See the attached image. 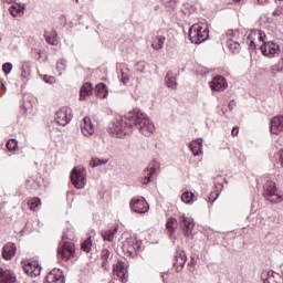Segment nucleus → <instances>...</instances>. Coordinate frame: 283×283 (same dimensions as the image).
Segmentation results:
<instances>
[{
  "mask_svg": "<svg viewBox=\"0 0 283 283\" xmlns=\"http://www.w3.org/2000/svg\"><path fill=\"white\" fill-rule=\"evenodd\" d=\"M109 163V159H99V158H93L90 161L91 167H98V165H107Z\"/></svg>",
  "mask_w": 283,
  "mask_h": 283,
  "instance_id": "35",
  "label": "nucleus"
},
{
  "mask_svg": "<svg viewBox=\"0 0 283 283\" xmlns=\"http://www.w3.org/2000/svg\"><path fill=\"white\" fill-rule=\"evenodd\" d=\"M108 129L116 138H123V136H126L129 132H134V129L139 130V134H143V136H151L156 127L148 119L147 115L138 109H134L125 116L118 115L115 117Z\"/></svg>",
  "mask_w": 283,
  "mask_h": 283,
  "instance_id": "1",
  "label": "nucleus"
},
{
  "mask_svg": "<svg viewBox=\"0 0 283 283\" xmlns=\"http://www.w3.org/2000/svg\"><path fill=\"white\" fill-rule=\"evenodd\" d=\"M71 182L74 185L75 189H84L85 182V168H74L71 172Z\"/></svg>",
  "mask_w": 283,
  "mask_h": 283,
  "instance_id": "7",
  "label": "nucleus"
},
{
  "mask_svg": "<svg viewBox=\"0 0 283 283\" xmlns=\"http://www.w3.org/2000/svg\"><path fill=\"white\" fill-rule=\"evenodd\" d=\"M234 105H235V102H233V101L228 105L230 112H232Z\"/></svg>",
  "mask_w": 283,
  "mask_h": 283,
  "instance_id": "49",
  "label": "nucleus"
},
{
  "mask_svg": "<svg viewBox=\"0 0 283 283\" xmlns=\"http://www.w3.org/2000/svg\"><path fill=\"white\" fill-rule=\"evenodd\" d=\"M139 182H142V185H149L151 182V179H149L146 176L142 175V177L139 178Z\"/></svg>",
  "mask_w": 283,
  "mask_h": 283,
  "instance_id": "44",
  "label": "nucleus"
},
{
  "mask_svg": "<svg viewBox=\"0 0 283 283\" xmlns=\"http://www.w3.org/2000/svg\"><path fill=\"white\" fill-rule=\"evenodd\" d=\"M234 1L240 2V1H242V0H234Z\"/></svg>",
  "mask_w": 283,
  "mask_h": 283,
  "instance_id": "55",
  "label": "nucleus"
},
{
  "mask_svg": "<svg viewBox=\"0 0 283 283\" xmlns=\"http://www.w3.org/2000/svg\"><path fill=\"white\" fill-rule=\"evenodd\" d=\"M154 174H156V167L154 166H151L150 168H146L143 171V176H146L148 180H151V176H154Z\"/></svg>",
  "mask_w": 283,
  "mask_h": 283,
  "instance_id": "39",
  "label": "nucleus"
},
{
  "mask_svg": "<svg viewBox=\"0 0 283 283\" xmlns=\"http://www.w3.org/2000/svg\"><path fill=\"white\" fill-rule=\"evenodd\" d=\"M185 264H187V253H185V250H177L174 262L177 273L185 269Z\"/></svg>",
  "mask_w": 283,
  "mask_h": 283,
  "instance_id": "12",
  "label": "nucleus"
},
{
  "mask_svg": "<svg viewBox=\"0 0 283 283\" xmlns=\"http://www.w3.org/2000/svg\"><path fill=\"white\" fill-rule=\"evenodd\" d=\"M211 90L222 92L227 87V80L223 76H216L210 83Z\"/></svg>",
  "mask_w": 283,
  "mask_h": 283,
  "instance_id": "16",
  "label": "nucleus"
},
{
  "mask_svg": "<svg viewBox=\"0 0 283 283\" xmlns=\"http://www.w3.org/2000/svg\"><path fill=\"white\" fill-rule=\"evenodd\" d=\"M23 10H25V7H21V4H12L9 8L10 14L13 15L14 18L21 17V14H23Z\"/></svg>",
  "mask_w": 283,
  "mask_h": 283,
  "instance_id": "25",
  "label": "nucleus"
},
{
  "mask_svg": "<svg viewBox=\"0 0 283 283\" xmlns=\"http://www.w3.org/2000/svg\"><path fill=\"white\" fill-rule=\"evenodd\" d=\"M17 253V245L14 243H7L2 249V258L3 260H10L14 258Z\"/></svg>",
  "mask_w": 283,
  "mask_h": 283,
  "instance_id": "19",
  "label": "nucleus"
},
{
  "mask_svg": "<svg viewBox=\"0 0 283 283\" xmlns=\"http://www.w3.org/2000/svg\"><path fill=\"white\" fill-rule=\"evenodd\" d=\"M166 38L164 35H158L155 38L154 42L151 43V48L154 50H163L165 45Z\"/></svg>",
  "mask_w": 283,
  "mask_h": 283,
  "instance_id": "27",
  "label": "nucleus"
},
{
  "mask_svg": "<svg viewBox=\"0 0 283 283\" xmlns=\"http://www.w3.org/2000/svg\"><path fill=\"white\" fill-rule=\"evenodd\" d=\"M17 147H19V142H17V139L11 138L7 142V149H9V151L17 150Z\"/></svg>",
  "mask_w": 283,
  "mask_h": 283,
  "instance_id": "36",
  "label": "nucleus"
},
{
  "mask_svg": "<svg viewBox=\"0 0 283 283\" xmlns=\"http://www.w3.org/2000/svg\"><path fill=\"white\" fill-rule=\"evenodd\" d=\"M165 83L167 87H170L171 90H176L177 83H176V76H174V73H167L165 77Z\"/></svg>",
  "mask_w": 283,
  "mask_h": 283,
  "instance_id": "29",
  "label": "nucleus"
},
{
  "mask_svg": "<svg viewBox=\"0 0 283 283\" xmlns=\"http://www.w3.org/2000/svg\"><path fill=\"white\" fill-rule=\"evenodd\" d=\"M44 283H65L63 272L59 269H53L45 279Z\"/></svg>",
  "mask_w": 283,
  "mask_h": 283,
  "instance_id": "13",
  "label": "nucleus"
},
{
  "mask_svg": "<svg viewBox=\"0 0 283 283\" xmlns=\"http://www.w3.org/2000/svg\"><path fill=\"white\" fill-rule=\"evenodd\" d=\"M76 3H78V0H75Z\"/></svg>",
  "mask_w": 283,
  "mask_h": 283,
  "instance_id": "58",
  "label": "nucleus"
},
{
  "mask_svg": "<svg viewBox=\"0 0 283 283\" xmlns=\"http://www.w3.org/2000/svg\"><path fill=\"white\" fill-rule=\"evenodd\" d=\"M28 205H29V209H31V211H36V207H39L41 205V199L33 198V199L29 200Z\"/></svg>",
  "mask_w": 283,
  "mask_h": 283,
  "instance_id": "37",
  "label": "nucleus"
},
{
  "mask_svg": "<svg viewBox=\"0 0 283 283\" xmlns=\"http://www.w3.org/2000/svg\"><path fill=\"white\" fill-rule=\"evenodd\" d=\"M259 3H264V0H258ZM279 1V3H282L283 0H276V2Z\"/></svg>",
  "mask_w": 283,
  "mask_h": 283,
  "instance_id": "50",
  "label": "nucleus"
},
{
  "mask_svg": "<svg viewBox=\"0 0 283 283\" xmlns=\"http://www.w3.org/2000/svg\"><path fill=\"white\" fill-rule=\"evenodd\" d=\"M7 1V3H12V2H14V0H6Z\"/></svg>",
  "mask_w": 283,
  "mask_h": 283,
  "instance_id": "53",
  "label": "nucleus"
},
{
  "mask_svg": "<svg viewBox=\"0 0 283 283\" xmlns=\"http://www.w3.org/2000/svg\"><path fill=\"white\" fill-rule=\"evenodd\" d=\"M178 221L175 218H169L166 222V229L170 233V238H174L176 233V224Z\"/></svg>",
  "mask_w": 283,
  "mask_h": 283,
  "instance_id": "24",
  "label": "nucleus"
},
{
  "mask_svg": "<svg viewBox=\"0 0 283 283\" xmlns=\"http://www.w3.org/2000/svg\"><path fill=\"white\" fill-rule=\"evenodd\" d=\"M113 273L114 275L119 277V280L124 281L127 273V270L125 269V263L117 261V263L113 264Z\"/></svg>",
  "mask_w": 283,
  "mask_h": 283,
  "instance_id": "20",
  "label": "nucleus"
},
{
  "mask_svg": "<svg viewBox=\"0 0 283 283\" xmlns=\"http://www.w3.org/2000/svg\"><path fill=\"white\" fill-rule=\"evenodd\" d=\"M17 282V275L10 270H3L0 268V283H14Z\"/></svg>",
  "mask_w": 283,
  "mask_h": 283,
  "instance_id": "18",
  "label": "nucleus"
},
{
  "mask_svg": "<svg viewBox=\"0 0 283 283\" xmlns=\"http://www.w3.org/2000/svg\"><path fill=\"white\" fill-rule=\"evenodd\" d=\"M21 76H22V78H28V76H30V66H28V65L22 66Z\"/></svg>",
  "mask_w": 283,
  "mask_h": 283,
  "instance_id": "43",
  "label": "nucleus"
},
{
  "mask_svg": "<svg viewBox=\"0 0 283 283\" xmlns=\"http://www.w3.org/2000/svg\"><path fill=\"white\" fill-rule=\"evenodd\" d=\"M96 96H98V98H107V85L99 83L96 85Z\"/></svg>",
  "mask_w": 283,
  "mask_h": 283,
  "instance_id": "30",
  "label": "nucleus"
},
{
  "mask_svg": "<svg viewBox=\"0 0 283 283\" xmlns=\"http://www.w3.org/2000/svg\"><path fill=\"white\" fill-rule=\"evenodd\" d=\"M67 69V61H65L64 59H60L57 60V64H56V70L59 73V75L61 76V74H63V72H65V70Z\"/></svg>",
  "mask_w": 283,
  "mask_h": 283,
  "instance_id": "32",
  "label": "nucleus"
},
{
  "mask_svg": "<svg viewBox=\"0 0 283 283\" xmlns=\"http://www.w3.org/2000/svg\"><path fill=\"white\" fill-rule=\"evenodd\" d=\"M0 87H3V83L2 82H0Z\"/></svg>",
  "mask_w": 283,
  "mask_h": 283,
  "instance_id": "54",
  "label": "nucleus"
},
{
  "mask_svg": "<svg viewBox=\"0 0 283 283\" xmlns=\"http://www.w3.org/2000/svg\"><path fill=\"white\" fill-rule=\"evenodd\" d=\"M231 134H232L233 136H238V134H239L238 127L232 128Z\"/></svg>",
  "mask_w": 283,
  "mask_h": 283,
  "instance_id": "48",
  "label": "nucleus"
},
{
  "mask_svg": "<svg viewBox=\"0 0 283 283\" xmlns=\"http://www.w3.org/2000/svg\"><path fill=\"white\" fill-rule=\"evenodd\" d=\"M261 280L263 283H273L275 282V276H273V272L263 271L261 273Z\"/></svg>",
  "mask_w": 283,
  "mask_h": 283,
  "instance_id": "31",
  "label": "nucleus"
},
{
  "mask_svg": "<svg viewBox=\"0 0 283 283\" xmlns=\"http://www.w3.org/2000/svg\"><path fill=\"white\" fill-rule=\"evenodd\" d=\"M62 240H63V243L57 249V258L67 262L70 258L74 256V252L76 251V249L74 248V244L72 243V241H65V240H74V232H72V230H66L62 235Z\"/></svg>",
  "mask_w": 283,
  "mask_h": 283,
  "instance_id": "3",
  "label": "nucleus"
},
{
  "mask_svg": "<svg viewBox=\"0 0 283 283\" xmlns=\"http://www.w3.org/2000/svg\"><path fill=\"white\" fill-rule=\"evenodd\" d=\"M181 200L186 203V205H190L191 200H193V192H184L181 195Z\"/></svg>",
  "mask_w": 283,
  "mask_h": 283,
  "instance_id": "38",
  "label": "nucleus"
},
{
  "mask_svg": "<svg viewBox=\"0 0 283 283\" xmlns=\"http://www.w3.org/2000/svg\"><path fill=\"white\" fill-rule=\"evenodd\" d=\"M23 271L30 277H36V275H41V268L36 263L29 262L23 265Z\"/></svg>",
  "mask_w": 283,
  "mask_h": 283,
  "instance_id": "15",
  "label": "nucleus"
},
{
  "mask_svg": "<svg viewBox=\"0 0 283 283\" xmlns=\"http://www.w3.org/2000/svg\"><path fill=\"white\" fill-rule=\"evenodd\" d=\"M280 14H283V8L279 7L276 10H274L273 15L274 17H280Z\"/></svg>",
  "mask_w": 283,
  "mask_h": 283,
  "instance_id": "45",
  "label": "nucleus"
},
{
  "mask_svg": "<svg viewBox=\"0 0 283 283\" xmlns=\"http://www.w3.org/2000/svg\"><path fill=\"white\" fill-rule=\"evenodd\" d=\"M227 35H228V36H233L234 33H233V31H228Z\"/></svg>",
  "mask_w": 283,
  "mask_h": 283,
  "instance_id": "51",
  "label": "nucleus"
},
{
  "mask_svg": "<svg viewBox=\"0 0 283 283\" xmlns=\"http://www.w3.org/2000/svg\"><path fill=\"white\" fill-rule=\"evenodd\" d=\"M179 227H181V229H184V233L187 238H189V235H191V231H193V219L186 217L185 214L180 216L179 219Z\"/></svg>",
  "mask_w": 283,
  "mask_h": 283,
  "instance_id": "11",
  "label": "nucleus"
},
{
  "mask_svg": "<svg viewBox=\"0 0 283 283\" xmlns=\"http://www.w3.org/2000/svg\"><path fill=\"white\" fill-rule=\"evenodd\" d=\"M118 78L124 85H127V83H129V75L125 71L120 72V75H118Z\"/></svg>",
  "mask_w": 283,
  "mask_h": 283,
  "instance_id": "40",
  "label": "nucleus"
},
{
  "mask_svg": "<svg viewBox=\"0 0 283 283\" xmlns=\"http://www.w3.org/2000/svg\"><path fill=\"white\" fill-rule=\"evenodd\" d=\"M277 151L274 154V160L276 165H280L283 167V146H282V139L276 140L275 145Z\"/></svg>",
  "mask_w": 283,
  "mask_h": 283,
  "instance_id": "22",
  "label": "nucleus"
},
{
  "mask_svg": "<svg viewBox=\"0 0 283 283\" xmlns=\"http://www.w3.org/2000/svg\"><path fill=\"white\" fill-rule=\"evenodd\" d=\"M145 67H147V63H145V61H139L136 63L137 72H140L143 74V72H145Z\"/></svg>",
  "mask_w": 283,
  "mask_h": 283,
  "instance_id": "41",
  "label": "nucleus"
},
{
  "mask_svg": "<svg viewBox=\"0 0 283 283\" xmlns=\"http://www.w3.org/2000/svg\"><path fill=\"white\" fill-rule=\"evenodd\" d=\"M102 268L104 271H109L112 266H114V252H112V248L102 249L101 253Z\"/></svg>",
  "mask_w": 283,
  "mask_h": 283,
  "instance_id": "9",
  "label": "nucleus"
},
{
  "mask_svg": "<svg viewBox=\"0 0 283 283\" xmlns=\"http://www.w3.org/2000/svg\"><path fill=\"white\" fill-rule=\"evenodd\" d=\"M270 132H271V134H275L276 136H280V134H282L283 116H276L273 119H271Z\"/></svg>",
  "mask_w": 283,
  "mask_h": 283,
  "instance_id": "14",
  "label": "nucleus"
},
{
  "mask_svg": "<svg viewBox=\"0 0 283 283\" xmlns=\"http://www.w3.org/2000/svg\"><path fill=\"white\" fill-rule=\"evenodd\" d=\"M92 83H85L80 90V101H85L87 96H92Z\"/></svg>",
  "mask_w": 283,
  "mask_h": 283,
  "instance_id": "23",
  "label": "nucleus"
},
{
  "mask_svg": "<svg viewBox=\"0 0 283 283\" xmlns=\"http://www.w3.org/2000/svg\"><path fill=\"white\" fill-rule=\"evenodd\" d=\"M81 132L83 136H92L94 134V126L92 125V119L90 117H84L81 123Z\"/></svg>",
  "mask_w": 283,
  "mask_h": 283,
  "instance_id": "17",
  "label": "nucleus"
},
{
  "mask_svg": "<svg viewBox=\"0 0 283 283\" xmlns=\"http://www.w3.org/2000/svg\"><path fill=\"white\" fill-rule=\"evenodd\" d=\"M263 196L265 200L272 202V205H277L283 201V197L277 195V188L275 187V182L272 180H268L263 186Z\"/></svg>",
  "mask_w": 283,
  "mask_h": 283,
  "instance_id": "5",
  "label": "nucleus"
},
{
  "mask_svg": "<svg viewBox=\"0 0 283 283\" xmlns=\"http://www.w3.org/2000/svg\"><path fill=\"white\" fill-rule=\"evenodd\" d=\"M143 247V242L138 241L136 238H127L126 242L123 243V251L126 253V255H129V258H134L135 255H138V251H140Z\"/></svg>",
  "mask_w": 283,
  "mask_h": 283,
  "instance_id": "6",
  "label": "nucleus"
},
{
  "mask_svg": "<svg viewBox=\"0 0 283 283\" xmlns=\"http://www.w3.org/2000/svg\"><path fill=\"white\" fill-rule=\"evenodd\" d=\"M45 41L46 43H50L51 45H54V41H52V38H50L49 35L45 36Z\"/></svg>",
  "mask_w": 283,
  "mask_h": 283,
  "instance_id": "47",
  "label": "nucleus"
},
{
  "mask_svg": "<svg viewBox=\"0 0 283 283\" xmlns=\"http://www.w3.org/2000/svg\"><path fill=\"white\" fill-rule=\"evenodd\" d=\"M118 231V228H115L113 231L112 230H103L102 231V238L103 240L107 242H114V235Z\"/></svg>",
  "mask_w": 283,
  "mask_h": 283,
  "instance_id": "28",
  "label": "nucleus"
},
{
  "mask_svg": "<svg viewBox=\"0 0 283 283\" xmlns=\"http://www.w3.org/2000/svg\"><path fill=\"white\" fill-rule=\"evenodd\" d=\"M219 187H223L222 185H219Z\"/></svg>",
  "mask_w": 283,
  "mask_h": 283,
  "instance_id": "59",
  "label": "nucleus"
},
{
  "mask_svg": "<svg viewBox=\"0 0 283 283\" xmlns=\"http://www.w3.org/2000/svg\"><path fill=\"white\" fill-rule=\"evenodd\" d=\"M2 71L4 74H10L12 72V63L7 62L2 65Z\"/></svg>",
  "mask_w": 283,
  "mask_h": 283,
  "instance_id": "42",
  "label": "nucleus"
},
{
  "mask_svg": "<svg viewBox=\"0 0 283 283\" xmlns=\"http://www.w3.org/2000/svg\"><path fill=\"white\" fill-rule=\"evenodd\" d=\"M247 40L250 52H255L259 48L262 54L269 56V59L280 55V44L271 41L266 42V33L262 30L250 31Z\"/></svg>",
  "mask_w": 283,
  "mask_h": 283,
  "instance_id": "2",
  "label": "nucleus"
},
{
  "mask_svg": "<svg viewBox=\"0 0 283 283\" xmlns=\"http://www.w3.org/2000/svg\"><path fill=\"white\" fill-rule=\"evenodd\" d=\"M283 72V57L281 59V62L277 64L272 65V74L273 76H276Z\"/></svg>",
  "mask_w": 283,
  "mask_h": 283,
  "instance_id": "33",
  "label": "nucleus"
},
{
  "mask_svg": "<svg viewBox=\"0 0 283 283\" xmlns=\"http://www.w3.org/2000/svg\"><path fill=\"white\" fill-rule=\"evenodd\" d=\"M44 81H45V83H49V81H48V80H45V78H44Z\"/></svg>",
  "mask_w": 283,
  "mask_h": 283,
  "instance_id": "56",
  "label": "nucleus"
},
{
  "mask_svg": "<svg viewBox=\"0 0 283 283\" xmlns=\"http://www.w3.org/2000/svg\"><path fill=\"white\" fill-rule=\"evenodd\" d=\"M32 53H33V54H38V57H36V59H41V50H39V49H33V50H32Z\"/></svg>",
  "mask_w": 283,
  "mask_h": 283,
  "instance_id": "46",
  "label": "nucleus"
},
{
  "mask_svg": "<svg viewBox=\"0 0 283 283\" xmlns=\"http://www.w3.org/2000/svg\"><path fill=\"white\" fill-rule=\"evenodd\" d=\"M220 196V192H217L216 198L212 200V202H216V200H218V197Z\"/></svg>",
  "mask_w": 283,
  "mask_h": 283,
  "instance_id": "52",
  "label": "nucleus"
},
{
  "mask_svg": "<svg viewBox=\"0 0 283 283\" xmlns=\"http://www.w3.org/2000/svg\"><path fill=\"white\" fill-rule=\"evenodd\" d=\"M72 120V109L67 107H62L60 111L55 113V123L56 125H61L65 127L67 123Z\"/></svg>",
  "mask_w": 283,
  "mask_h": 283,
  "instance_id": "10",
  "label": "nucleus"
},
{
  "mask_svg": "<svg viewBox=\"0 0 283 283\" xmlns=\"http://www.w3.org/2000/svg\"><path fill=\"white\" fill-rule=\"evenodd\" d=\"M129 207L135 213H147L149 211V203L143 197H135L130 200Z\"/></svg>",
  "mask_w": 283,
  "mask_h": 283,
  "instance_id": "8",
  "label": "nucleus"
},
{
  "mask_svg": "<svg viewBox=\"0 0 283 283\" xmlns=\"http://www.w3.org/2000/svg\"><path fill=\"white\" fill-rule=\"evenodd\" d=\"M227 46L229 48L230 52H232V54L240 53V50H241L240 42L233 41L232 39H230L227 41Z\"/></svg>",
  "mask_w": 283,
  "mask_h": 283,
  "instance_id": "26",
  "label": "nucleus"
},
{
  "mask_svg": "<svg viewBox=\"0 0 283 283\" xmlns=\"http://www.w3.org/2000/svg\"><path fill=\"white\" fill-rule=\"evenodd\" d=\"M163 280H164V283H166V282H165V276H163Z\"/></svg>",
  "mask_w": 283,
  "mask_h": 283,
  "instance_id": "57",
  "label": "nucleus"
},
{
  "mask_svg": "<svg viewBox=\"0 0 283 283\" xmlns=\"http://www.w3.org/2000/svg\"><path fill=\"white\" fill-rule=\"evenodd\" d=\"M82 251L85 253H90L92 251V237H88L83 243H82Z\"/></svg>",
  "mask_w": 283,
  "mask_h": 283,
  "instance_id": "34",
  "label": "nucleus"
},
{
  "mask_svg": "<svg viewBox=\"0 0 283 283\" xmlns=\"http://www.w3.org/2000/svg\"><path fill=\"white\" fill-rule=\"evenodd\" d=\"M193 156H202V138L192 140L189 145Z\"/></svg>",
  "mask_w": 283,
  "mask_h": 283,
  "instance_id": "21",
  "label": "nucleus"
},
{
  "mask_svg": "<svg viewBox=\"0 0 283 283\" xmlns=\"http://www.w3.org/2000/svg\"><path fill=\"white\" fill-rule=\"evenodd\" d=\"M188 34L191 43H195V45H200V43H205V41L209 39V28L196 23L190 27Z\"/></svg>",
  "mask_w": 283,
  "mask_h": 283,
  "instance_id": "4",
  "label": "nucleus"
}]
</instances>
